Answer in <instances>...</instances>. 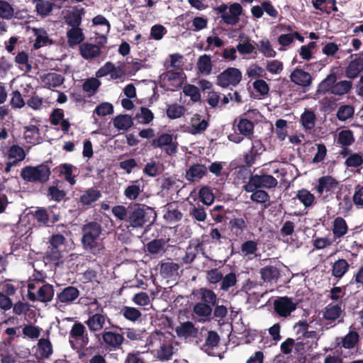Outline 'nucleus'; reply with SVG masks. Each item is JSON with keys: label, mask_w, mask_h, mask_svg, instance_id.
<instances>
[{"label": "nucleus", "mask_w": 363, "mask_h": 363, "mask_svg": "<svg viewBox=\"0 0 363 363\" xmlns=\"http://www.w3.org/2000/svg\"><path fill=\"white\" fill-rule=\"evenodd\" d=\"M198 294L199 301L194 305L193 313L201 322L211 321L213 308L218 301L217 295L212 289L204 287L199 289Z\"/></svg>", "instance_id": "nucleus-1"}, {"label": "nucleus", "mask_w": 363, "mask_h": 363, "mask_svg": "<svg viewBox=\"0 0 363 363\" xmlns=\"http://www.w3.org/2000/svg\"><path fill=\"white\" fill-rule=\"evenodd\" d=\"M179 337H196L198 334V329L195 328L193 323L191 321H186L178 327L175 330Z\"/></svg>", "instance_id": "nucleus-29"}, {"label": "nucleus", "mask_w": 363, "mask_h": 363, "mask_svg": "<svg viewBox=\"0 0 363 363\" xmlns=\"http://www.w3.org/2000/svg\"><path fill=\"white\" fill-rule=\"evenodd\" d=\"M264 150L262 142L259 140H254L250 150L244 155V162L248 167H251L255 164L257 157L261 155Z\"/></svg>", "instance_id": "nucleus-18"}, {"label": "nucleus", "mask_w": 363, "mask_h": 363, "mask_svg": "<svg viewBox=\"0 0 363 363\" xmlns=\"http://www.w3.org/2000/svg\"><path fill=\"white\" fill-rule=\"evenodd\" d=\"M223 274L221 272V271H220L219 269L217 268L212 269L206 272L207 281H208L212 289L216 288L214 285H216L218 283L221 282V280L223 279Z\"/></svg>", "instance_id": "nucleus-52"}, {"label": "nucleus", "mask_w": 363, "mask_h": 363, "mask_svg": "<svg viewBox=\"0 0 363 363\" xmlns=\"http://www.w3.org/2000/svg\"><path fill=\"white\" fill-rule=\"evenodd\" d=\"M48 196L55 201L60 202L66 196V192L56 186H51L48 189Z\"/></svg>", "instance_id": "nucleus-64"}, {"label": "nucleus", "mask_w": 363, "mask_h": 363, "mask_svg": "<svg viewBox=\"0 0 363 363\" xmlns=\"http://www.w3.org/2000/svg\"><path fill=\"white\" fill-rule=\"evenodd\" d=\"M30 214L37 220L39 226H49L47 210L43 207H37L36 210L31 211Z\"/></svg>", "instance_id": "nucleus-45"}, {"label": "nucleus", "mask_w": 363, "mask_h": 363, "mask_svg": "<svg viewBox=\"0 0 363 363\" xmlns=\"http://www.w3.org/2000/svg\"><path fill=\"white\" fill-rule=\"evenodd\" d=\"M290 79L294 84L302 86L308 87L312 83L311 75L302 69L296 68L290 74Z\"/></svg>", "instance_id": "nucleus-17"}, {"label": "nucleus", "mask_w": 363, "mask_h": 363, "mask_svg": "<svg viewBox=\"0 0 363 363\" xmlns=\"http://www.w3.org/2000/svg\"><path fill=\"white\" fill-rule=\"evenodd\" d=\"M79 52L83 58L93 59L101 55V48L94 44L84 43L80 45Z\"/></svg>", "instance_id": "nucleus-24"}, {"label": "nucleus", "mask_w": 363, "mask_h": 363, "mask_svg": "<svg viewBox=\"0 0 363 363\" xmlns=\"http://www.w3.org/2000/svg\"><path fill=\"white\" fill-rule=\"evenodd\" d=\"M151 208L146 205L132 203L128 205L127 223L133 228H142L147 223H151L148 216V211Z\"/></svg>", "instance_id": "nucleus-5"}, {"label": "nucleus", "mask_w": 363, "mask_h": 363, "mask_svg": "<svg viewBox=\"0 0 363 363\" xmlns=\"http://www.w3.org/2000/svg\"><path fill=\"white\" fill-rule=\"evenodd\" d=\"M204 250V245L199 239H194L189 241V245L186 247L185 255L182 257V261L184 264H191L199 252Z\"/></svg>", "instance_id": "nucleus-15"}, {"label": "nucleus", "mask_w": 363, "mask_h": 363, "mask_svg": "<svg viewBox=\"0 0 363 363\" xmlns=\"http://www.w3.org/2000/svg\"><path fill=\"white\" fill-rule=\"evenodd\" d=\"M318 183L315 189L320 195L323 194L324 191L330 192L334 191L339 184L337 179L329 175L320 177Z\"/></svg>", "instance_id": "nucleus-16"}, {"label": "nucleus", "mask_w": 363, "mask_h": 363, "mask_svg": "<svg viewBox=\"0 0 363 363\" xmlns=\"http://www.w3.org/2000/svg\"><path fill=\"white\" fill-rule=\"evenodd\" d=\"M173 354V347L163 344L157 352V357L162 362L168 361Z\"/></svg>", "instance_id": "nucleus-62"}, {"label": "nucleus", "mask_w": 363, "mask_h": 363, "mask_svg": "<svg viewBox=\"0 0 363 363\" xmlns=\"http://www.w3.org/2000/svg\"><path fill=\"white\" fill-rule=\"evenodd\" d=\"M354 109L350 105H342L338 108L337 111V118L341 121L352 118L354 115Z\"/></svg>", "instance_id": "nucleus-54"}, {"label": "nucleus", "mask_w": 363, "mask_h": 363, "mask_svg": "<svg viewBox=\"0 0 363 363\" xmlns=\"http://www.w3.org/2000/svg\"><path fill=\"white\" fill-rule=\"evenodd\" d=\"M107 329L106 328L105 330L101 333L102 344L110 352L121 349L125 340L123 335L113 331H107Z\"/></svg>", "instance_id": "nucleus-11"}, {"label": "nucleus", "mask_w": 363, "mask_h": 363, "mask_svg": "<svg viewBox=\"0 0 363 363\" xmlns=\"http://www.w3.org/2000/svg\"><path fill=\"white\" fill-rule=\"evenodd\" d=\"M190 216L199 222H204L207 217L206 208L199 203L193 206L189 210Z\"/></svg>", "instance_id": "nucleus-51"}, {"label": "nucleus", "mask_w": 363, "mask_h": 363, "mask_svg": "<svg viewBox=\"0 0 363 363\" xmlns=\"http://www.w3.org/2000/svg\"><path fill=\"white\" fill-rule=\"evenodd\" d=\"M159 265L160 274L165 279L177 276L180 268L179 264L173 262H161Z\"/></svg>", "instance_id": "nucleus-25"}, {"label": "nucleus", "mask_w": 363, "mask_h": 363, "mask_svg": "<svg viewBox=\"0 0 363 363\" xmlns=\"http://www.w3.org/2000/svg\"><path fill=\"white\" fill-rule=\"evenodd\" d=\"M350 264L345 259L336 260L332 265V275L337 279H341L349 270Z\"/></svg>", "instance_id": "nucleus-30"}, {"label": "nucleus", "mask_w": 363, "mask_h": 363, "mask_svg": "<svg viewBox=\"0 0 363 363\" xmlns=\"http://www.w3.org/2000/svg\"><path fill=\"white\" fill-rule=\"evenodd\" d=\"M123 315L128 320L135 322L142 315L140 310L134 307L125 306L122 310Z\"/></svg>", "instance_id": "nucleus-61"}, {"label": "nucleus", "mask_w": 363, "mask_h": 363, "mask_svg": "<svg viewBox=\"0 0 363 363\" xmlns=\"http://www.w3.org/2000/svg\"><path fill=\"white\" fill-rule=\"evenodd\" d=\"M102 194L96 187H91L82 191L77 199L79 207L86 210L94 206V203L101 197Z\"/></svg>", "instance_id": "nucleus-9"}, {"label": "nucleus", "mask_w": 363, "mask_h": 363, "mask_svg": "<svg viewBox=\"0 0 363 363\" xmlns=\"http://www.w3.org/2000/svg\"><path fill=\"white\" fill-rule=\"evenodd\" d=\"M277 184V179L270 174H251L248 182L244 186V190L250 192L260 188L272 189Z\"/></svg>", "instance_id": "nucleus-8"}, {"label": "nucleus", "mask_w": 363, "mask_h": 363, "mask_svg": "<svg viewBox=\"0 0 363 363\" xmlns=\"http://www.w3.org/2000/svg\"><path fill=\"white\" fill-rule=\"evenodd\" d=\"M209 126V121L201 119V116L196 113L191 118V130L190 133L193 135L202 134Z\"/></svg>", "instance_id": "nucleus-21"}, {"label": "nucleus", "mask_w": 363, "mask_h": 363, "mask_svg": "<svg viewBox=\"0 0 363 363\" xmlns=\"http://www.w3.org/2000/svg\"><path fill=\"white\" fill-rule=\"evenodd\" d=\"M144 189L145 184L143 178L130 181L124 189L123 195L130 201H137L140 199Z\"/></svg>", "instance_id": "nucleus-14"}, {"label": "nucleus", "mask_w": 363, "mask_h": 363, "mask_svg": "<svg viewBox=\"0 0 363 363\" xmlns=\"http://www.w3.org/2000/svg\"><path fill=\"white\" fill-rule=\"evenodd\" d=\"M102 230L101 225L96 221H89L82 228L83 247L94 255L100 254L102 250L99 242Z\"/></svg>", "instance_id": "nucleus-2"}, {"label": "nucleus", "mask_w": 363, "mask_h": 363, "mask_svg": "<svg viewBox=\"0 0 363 363\" xmlns=\"http://www.w3.org/2000/svg\"><path fill=\"white\" fill-rule=\"evenodd\" d=\"M197 67L201 74H209L212 70L211 56L206 54L200 56L197 62Z\"/></svg>", "instance_id": "nucleus-43"}, {"label": "nucleus", "mask_w": 363, "mask_h": 363, "mask_svg": "<svg viewBox=\"0 0 363 363\" xmlns=\"http://www.w3.org/2000/svg\"><path fill=\"white\" fill-rule=\"evenodd\" d=\"M25 129V138L30 143H35L38 142L40 139V130L35 125H29L24 127Z\"/></svg>", "instance_id": "nucleus-47"}, {"label": "nucleus", "mask_w": 363, "mask_h": 363, "mask_svg": "<svg viewBox=\"0 0 363 363\" xmlns=\"http://www.w3.org/2000/svg\"><path fill=\"white\" fill-rule=\"evenodd\" d=\"M207 170L204 164H194L186 171L185 177L189 182H198L207 174Z\"/></svg>", "instance_id": "nucleus-19"}, {"label": "nucleus", "mask_w": 363, "mask_h": 363, "mask_svg": "<svg viewBox=\"0 0 363 363\" xmlns=\"http://www.w3.org/2000/svg\"><path fill=\"white\" fill-rule=\"evenodd\" d=\"M359 340V335L356 331H350L342 338V347L345 349H353Z\"/></svg>", "instance_id": "nucleus-46"}, {"label": "nucleus", "mask_w": 363, "mask_h": 363, "mask_svg": "<svg viewBox=\"0 0 363 363\" xmlns=\"http://www.w3.org/2000/svg\"><path fill=\"white\" fill-rule=\"evenodd\" d=\"M296 198L303 203L304 207H311L315 201V196L306 189H301L296 193Z\"/></svg>", "instance_id": "nucleus-40"}, {"label": "nucleus", "mask_w": 363, "mask_h": 363, "mask_svg": "<svg viewBox=\"0 0 363 363\" xmlns=\"http://www.w3.org/2000/svg\"><path fill=\"white\" fill-rule=\"evenodd\" d=\"M84 14V9L74 11L67 18V23L72 28L79 27L82 23V16Z\"/></svg>", "instance_id": "nucleus-56"}, {"label": "nucleus", "mask_w": 363, "mask_h": 363, "mask_svg": "<svg viewBox=\"0 0 363 363\" xmlns=\"http://www.w3.org/2000/svg\"><path fill=\"white\" fill-rule=\"evenodd\" d=\"M237 282V277L234 272H230L225 276L223 275V279L220 282V289L223 291H228L229 289L234 286Z\"/></svg>", "instance_id": "nucleus-53"}, {"label": "nucleus", "mask_w": 363, "mask_h": 363, "mask_svg": "<svg viewBox=\"0 0 363 363\" xmlns=\"http://www.w3.org/2000/svg\"><path fill=\"white\" fill-rule=\"evenodd\" d=\"M184 107L177 104L169 105L166 113L168 118L176 119L182 117L184 114Z\"/></svg>", "instance_id": "nucleus-55"}, {"label": "nucleus", "mask_w": 363, "mask_h": 363, "mask_svg": "<svg viewBox=\"0 0 363 363\" xmlns=\"http://www.w3.org/2000/svg\"><path fill=\"white\" fill-rule=\"evenodd\" d=\"M251 192L252 194L250 196V199L252 201L258 203H265L269 201L270 196L267 191L257 189Z\"/></svg>", "instance_id": "nucleus-63"}, {"label": "nucleus", "mask_w": 363, "mask_h": 363, "mask_svg": "<svg viewBox=\"0 0 363 363\" xmlns=\"http://www.w3.org/2000/svg\"><path fill=\"white\" fill-rule=\"evenodd\" d=\"M86 329L84 325L79 322L74 323L70 330V336L75 340H82L85 344L88 342V335H84Z\"/></svg>", "instance_id": "nucleus-38"}, {"label": "nucleus", "mask_w": 363, "mask_h": 363, "mask_svg": "<svg viewBox=\"0 0 363 363\" xmlns=\"http://www.w3.org/2000/svg\"><path fill=\"white\" fill-rule=\"evenodd\" d=\"M261 278L264 282L277 281L280 276L279 269L272 265L265 266L260 269Z\"/></svg>", "instance_id": "nucleus-31"}, {"label": "nucleus", "mask_w": 363, "mask_h": 363, "mask_svg": "<svg viewBox=\"0 0 363 363\" xmlns=\"http://www.w3.org/2000/svg\"><path fill=\"white\" fill-rule=\"evenodd\" d=\"M354 142L353 132L350 130H342L338 133L337 143L342 147H348Z\"/></svg>", "instance_id": "nucleus-48"}, {"label": "nucleus", "mask_w": 363, "mask_h": 363, "mask_svg": "<svg viewBox=\"0 0 363 363\" xmlns=\"http://www.w3.org/2000/svg\"><path fill=\"white\" fill-rule=\"evenodd\" d=\"M337 77L335 73H330L325 79H324L318 86L316 94H325L330 93L333 94V89L335 82H337Z\"/></svg>", "instance_id": "nucleus-22"}, {"label": "nucleus", "mask_w": 363, "mask_h": 363, "mask_svg": "<svg viewBox=\"0 0 363 363\" xmlns=\"http://www.w3.org/2000/svg\"><path fill=\"white\" fill-rule=\"evenodd\" d=\"M238 130L243 136L251 139L254 133L255 125L247 118H241L238 123Z\"/></svg>", "instance_id": "nucleus-34"}, {"label": "nucleus", "mask_w": 363, "mask_h": 363, "mask_svg": "<svg viewBox=\"0 0 363 363\" xmlns=\"http://www.w3.org/2000/svg\"><path fill=\"white\" fill-rule=\"evenodd\" d=\"M36 353L41 359L48 358L52 354V346L48 339L41 338L38 340Z\"/></svg>", "instance_id": "nucleus-32"}, {"label": "nucleus", "mask_w": 363, "mask_h": 363, "mask_svg": "<svg viewBox=\"0 0 363 363\" xmlns=\"http://www.w3.org/2000/svg\"><path fill=\"white\" fill-rule=\"evenodd\" d=\"M220 342V336L216 331L211 330L208 333V336L206 339L203 347L206 351L208 349H213L217 347Z\"/></svg>", "instance_id": "nucleus-59"}, {"label": "nucleus", "mask_w": 363, "mask_h": 363, "mask_svg": "<svg viewBox=\"0 0 363 363\" xmlns=\"http://www.w3.org/2000/svg\"><path fill=\"white\" fill-rule=\"evenodd\" d=\"M177 143L173 142V135L168 133H162L157 138L151 141L150 145L154 149H164L169 155L177 152Z\"/></svg>", "instance_id": "nucleus-10"}, {"label": "nucleus", "mask_w": 363, "mask_h": 363, "mask_svg": "<svg viewBox=\"0 0 363 363\" xmlns=\"http://www.w3.org/2000/svg\"><path fill=\"white\" fill-rule=\"evenodd\" d=\"M101 84V82L97 78L89 77L84 80L82 89L87 93L88 96H91L95 94Z\"/></svg>", "instance_id": "nucleus-41"}, {"label": "nucleus", "mask_w": 363, "mask_h": 363, "mask_svg": "<svg viewBox=\"0 0 363 363\" xmlns=\"http://www.w3.org/2000/svg\"><path fill=\"white\" fill-rule=\"evenodd\" d=\"M348 232V225L345 220L338 216L333 222V233L336 239H340L345 235Z\"/></svg>", "instance_id": "nucleus-27"}, {"label": "nucleus", "mask_w": 363, "mask_h": 363, "mask_svg": "<svg viewBox=\"0 0 363 363\" xmlns=\"http://www.w3.org/2000/svg\"><path fill=\"white\" fill-rule=\"evenodd\" d=\"M199 197L203 204L208 206L211 205L215 199L212 190L208 186H203L199 191Z\"/></svg>", "instance_id": "nucleus-50"}, {"label": "nucleus", "mask_w": 363, "mask_h": 363, "mask_svg": "<svg viewBox=\"0 0 363 363\" xmlns=\"http://www.w3.org/2000/svg\"><path fill=\"white\" fill-rule=\"evenodd\" d=\"M242 78V72L238 68L229 67L216 77V84L233 90L240 83Z\"/></svg>", "instance_id": "nucleus-6"}, {"label": "nucleus", "mask_w": 363, "mask_h": 363, "mask_svg": "<svg viewBox=\"0 0 363 363\" xmlns=\"http://www.w3.org/2000/svg\"><path fill=\"white\" fill-rule=\"evenodd\" d=\"M86 313L89 318L85 321V324L91 332H98L102 330L106 321L108 323L109 328L121 330L120 327L111 323L110 318L96 299L89 303Z\"/></svg>", "instance_id": "nucleus-3"}, {"label": "nucleus", "mask_w": 363, "mask_h": 363, "mask_svg": "<svg viewBox=\"0 0 363 363\" xmlns=\"http://www.w3.org/2000/svg\"><path fill=\"white\" fill-rule=\"evenodd\" d=\"M229 228L234 235L240 236L247 228V221L242 218H233L229 222Z\"/></svg>", "instance_id": "nucleus-37"}, {"label": "nucleus", "mask_w": 363, "mask_h": 363, "mask_svg": "<svg viewBox=\"0 0 363 363\" xmlns=\"http://www.w3.org/2000/svg\"><path fill=\"white\" fill-rule=\"evenodd\" d=\"M113 124L118 130H127L132 127L133 121L129 115H118L113 120Z\"/></svg>", "instance_id": "nucleus-33"}, {"label": "nucleus", "mask_w": 363, "mask_h": 363, "mask_svg": "<svg viewBox=\"0 0 363 363\" xmlns=\"http://www.w3.org/2000/svg\"><path fill=\"white\" fill-rule=\"evenodd\" d=\"M166 241L163 238L154 239L145 245L146 250L151 255H157L164 250Z\"/></svg>", "instance_id": "nucleus-42"}, {"label": "nucleus", "mask_w": 363, "mask_h": 363, "mask_svg": "<svg viewBox=\"0 0 363 363\" xmlns=\"http://www.w3.org/2000/svg\"><path fill=\"white\" fill-rule=\"evenodd\" d=\"M354 56L345 68V76L350 79H354L360 76L363 72V51L354 55H351L350 57Z\"/></svg>", "instance_id": "nucleus-13"}, {"label": "nucleus", "mask_w": 363, "mask_h": 363, "mask_svg": "<svg viewBox=\"0 0 363 363\" xmlns=\"http://www.w3.org/2000/svg\"><path fill=\"white\" fill-rule=\"evenodd\" d=\"M135 120L141 124H148L154 119V114L148 108L140 107V112H138L135 117Z\"/></svg>", "instance_id": "nucleus-44"}, {"label": "nucleus", "mask_w": 363, "mask_h": 363, "mask_svg": "<svg viewBox=\"0 0 363 363\" xmlns=\"http://www.w3.org/2000/svg\"><path fill=\"white\" fill-rule=\"evenodd\" d=\"M316 116L313 111L306 110L301 116L300 121L305 130H311L315 125Z\"/></svg>", "instance_id": "nucleus-39"}, {"label": "nucleus", "mask_w": 363, "mask_h": 363, "mask_svg": "<svg viewBox=\"0 0 363 363\" xmlns=\"http://www.w3.org/2000/svg\"><path fill=\"white\" fill-rule=\"evenodd\" d=\"M67 38L68 45L71 48L79 45L85 38L82 29L79 27L69 29L67 31Z\"/></svg>", "instance_id": "nucleus-26"}, {"label": "nucleus", "mask_w": 363, "mask_h": 363, "mask_svg": "<svg viewBox=\"0 0 363 363\" xmlns=\"http://www.w3.org/2000/svg\"><path fill=\"white\" fill-rule=\"evenodd\" d=\"M342 313L340 305L339 304H328L325 308L323 313V318L328 320L335 321L338 319Z\"/></svg>", "instance_id": "nucleus-35"}, {"label": "nucleus", "mask_w": 363, "mask_h": 363, "mask_svg": "<svg viewBox=\"0 0 363 363\" xmlns=\"http://www.w3.org/2000/svg\"><path fill=\"white\" fill-rule=\"evenodd\" d=\"M352 88V82L350 80H342L335 82L333 94L342 96L350 92Z\"/></svg>", "instance_id": "nucleus-49"}, {"label": "nucleus", "mask_w": 363, "mask_h": 363, "mask_svg": "<svg viewBox=\"0 0 363 363\" xmlns=\"http://www.w3.org/2000/svg\"><path fill=\"white\" fill-rule=\"evenodd\" d=\"M41 79L45 86L50 89L61 86L65 81L64 77L56 72H49L45 74L41 77Z\"/></svg>", "instance_id": "nucleus-23"}, {"label": "nucleus", "mask_w": 363, "mask_h": 363, "mask_svg": "<svg viewBox=\"0 0 363 363\" xmlns=\"http://www.w3.org/2000/svg\"><path fill=\"white\" fill-rule=\"evenodd\" d=\"M259 50L266 57H274L277 55L275 50H273L270 42L268 40H262L259 41L257 44Z\"/></svg>", "instance_id": "nucleus-57"}, {"label": "nucleus", "mask_w": 363, "mask_h": 363, "mask_svg": "<svg viewBox=\"0 0 363 363\" xmlns=\"http://www.w3.org/2000/svg\"><path fill=\"white\" fill-rule=\"evenodd\" d=\"M38 301L40 302H50L54 296V288L52 285L46 284L43 285L37 291Z\"/></svg>", "instance_id": "nucleus-36"}, {"label": "nucleus", "mask_w": 363, "mask_h": 363, "mask_svg": "<svg viewBox=\"0 0 363 363\" xmlns=\"http://www.w3.org/2000/svg\"><path fill=\"white\" fill-rule=\"evenodd\" d=\"M9 158H14L16 162L24 160L26 153L23 147L18 145H13L9 150Z\"/></svg>", "instance_id": "nucleus-60"}, {"label": "nucleus", "mask_w": 363, "mask_h": 363, "mask_svg": "<svg viewBox=\"0 0 363 363\" xmlns=\"http://www.w3.org/2000/svg\"><path fill=\"white\" fill-rule=\"evenodd\" d=\"M74 168L77 169L72 164L67 163L61 164L57 167L59 176L64 175L65 180L71 186H74L77 183L75 179L77 176L72 174Z\"/></svg>", "instance_id": "nucleus-28"}, {"label": "nucleus", "mask_w": 363, "mask_h": 363, "mask_svg": "<svg viewBox=\"0 0 363 363\" xmlns=\"http://www.w3.org/2000/svg\"><path fill=\"white\" fill-rule=\"evenodd\" d=\"M240 249L244 256L255 255L258 250V243L255 240H247L241 245Z\"/></svg>", "instance_id": "nucleus-58"}, {"label": "nucleus", "mask_w": 363, "mask_h": 363, "mask_svg": "<svg viewBox=\"0 0 363 363\" xmlns=\"http://www.w3.org/2000/svg\"><path fill=\"white\" fill-rule=\"evenodd\" d=\"M216 10L220 14L223 23L228 26L238 24L243 11L242 6L238 3H233L229 6L225 4H222L217 6Z\"/></svg>", "instance_id": "nucleus-7"}, {"label": "nucleus", "mask_w": 363, "mask_h": 363, "mask_svg": "<svg viewBox=\"0 0 363 363\" xmlns=\"http://www.w3.org/2000/svg\"><path fill=\"white\" fill-rule=\"evenodd\" d=\"M50 167L42 163L37 166H26L20 173L22 179L26 182L45 184L50 179Z\"/></svg>", "instance_id": "nucleus-4"}, {"label": "nucleus", "mask_w": 363, "mask_h": 363, "mask_svg": "<svg viewBox=\"0 0 363 363\" xmlns=\"http://www.w3.org/2000/svg\"><path fill=\"white\" fill-rule=\"evenodd\" d=\"M79 296V291L74 286H69L64 288L57 294L58 301L65 304L74 302Z\"/></svg>", "instance_id": "nucleus-20"}, {"label": "nucleus", "mask_w": 363, "mask_h": 363, "mask_svg": "<svg viewBox=\"0 0 363 363\" xmlns=\"http://www.w3.org/2000/svg\"><path fill=\"white\" fill-rule=\"evenodd\" d=\"M297 303L288 296L279 297L274 302V311L281 317L286 318L296 309Z\"/></svg>", "instance_id": "nucleus-12"}]
</instances>
